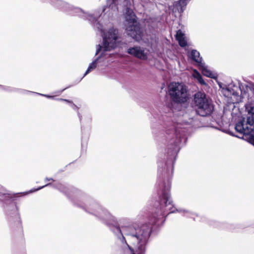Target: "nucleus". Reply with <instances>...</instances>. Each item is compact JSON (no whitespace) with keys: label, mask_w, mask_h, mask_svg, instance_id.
I'll use <instances>...</instances> for the list:
<instances>
[{"label":"nucleus","mask_w":254,"mask_h":254,"mask_svg":"<svg viewBox=\"0 0 254 254\" xmlns=\"http://www.w3.org/2000/svg\"><path fill=\"white\" fill-rule=\"evenodd\" d=\"M192 75L194 78L197 79V80L200 84H201L202 85H206V83L204 81V80L202 79L201 75L196 70L194 69L193 70Z\"/></svg>","instance_id":"17"},{"label":"nucleus","mask_w":254,"mask_h":254,"mask_svg":"<svg viewBox=\"0 0 254 254\" xmlns=\"http://www.w3.org/2000/svg\"><path fill=\"white\" fill-rule=\"evenodd\" d=\"M199 69L201 70L202 74L206 76L215 78L216 77V75L215 73L209 70L204 63H200L198 65Z\"/></svg>","instance_id":"10"},{"label":"nucleus","mask_w":254,"mask_h":254,"mask_svg":"<svg viewBox=\"0 0 254 254\" xmlns=\"http://www.w3.org/2000/svg\"><path fill=\"white\" fill-rule=\"evenodd\" d=\"M231 102H233V99H232V101H230Z\"/></svg>","instance_id":"23"},{"label":"nucleus","mask_w":254,"mask_h":254,"mask_svg":"<svg viewBox=\"0 0 254 254\" xmlns=\"http://www.w3.org/2000/svg\"><path fill=\"white\" fill-rule=\"evenodd\" d=\"M77 10L79 13V15L80 16L86 18L88 20L93 23L94 27H96L99 29H100V30L101 31H102V29L101 28V26L100 24H99L98 22H97V20L95 19V18L93 17L92 15L87 14L80 9H77Z\"/></svg>","instance_id":"9"},{"label":"nucleus","mask_w":254,"mask_h":254,"mask_svg":"<svg viewBox=\"0 0 254 254\" xmlns=\"http://www.w3.org/2000/svg\"><path fill=\"white\" fill-rule=\"evenodd\" d=\"M194 105L196 113L202 117L209 116L214 106L211 99L204 92H198L194 95Z\"/></svg>","instance_id":"4"},{"label":"nucleus","mask_w":254,"mask_h":254,"mask_svg":"<svg viewBox=\"0 0 254 254\" xmlns=\"http://www.w3.org/2000/svg\"><path fill=\"white\" fill-rule=\"evenodd\" d=\"M245 120L242 117H238V123L236 124L235 127H243L244 125Z\"/></svg>","instance_id":"19"},{"label":"nucleus","mask_w":254,"mask_h":254,"mask_svg":"<svg viewBox=\"0 0 254 254\" xmlns=\"http://www.w3.org/2000/svg\"><path fill=\"white\" fill-rule=\"evenodd\" d=\"M18 193H10L8 192H0V202L10 221L14 220L17 225H21L18 208L15 202V198Z\"/></svg>","instance_id":"1"},{"label":"nucleus","mask_w":254,"mask_h":254,"mask_svg":"<svg viewBox=\"0 0 254 254\" xmlns=\"http://www.w3.org/2000/svg\"><path fill=\"white\" fill-rule=\"evenodd\" d=\"M52 186V187H53L54 188L60 190V191H64V190H63L64 186L62 184H61V183H54V184L48 183V184H46L45 185L43 186L40 187H39L38 188H37L36 189L31 190L30 191V192H33L39 190L46 187H48V186Z\"/></svg>","instance_id":"12"},{"label":"nucleus","mask_w":254,"mask_h":254,"mask_svg":"<svg viewBox=\"0 0 254 254\" xmlns=\"http://www.w3.org/2000/svg\"><path fill=\"white\" fill-rule=\"evenodd\" d=\"M124 28L132 38L136 41L141 39L142 33L136 16L132 10L127 8L124 14Z\"/></svg>","instance_id":"3"},{"label":"nucleus","mask_w":254,"mask_h":254,"mask_svg":"<svg viewBox=\"0 0 254 254\" xmlns=\"http://www.w3.org/2000/svg\"><path fill=\"white\" fill-rule=\"evenodd\" d=\"M102 37V46L97 45L96 52V55L101 52V56L104 55L105 52L111 51L117 47L119 42L118 30L113 27H111L104 32Z\"/></svg>","instance_id":"2"},{"label":"nucleus","mask_w":254,"mask_h":254,"mask_svg":"<svg viewBox=\"0 0 254 254\" xmlns=\"http://www.w3.org/2000/svg\"><path fill=\"white\" fill-rule=\"evenodd\" d=\"M176 38L181 47H185L187 45V41L185 35L180 30L177 32Z\"/></svg>","instance_id":"11"},{"label":"nucleus","mask_w":254,"mask_h":254,"mask_svg":"<svg viewBox=\"0 0 254 254\" xmlns=\"http://www.w3.org/2000/svg\"><path fill=\"white\" fill-rule=\"evenodd\" d=\"M191 58L197 63L198 65H200L202 63V58L200 57V54L196 50H192L190 54Z\"/></svg>","instance_id":"15"},{"label":"nucleus","mask_w":254,"mask_h":254,"mask_svg":"<svg viewBox=\"0 0 254 254\" xmlns=\"http://www.w3.org/2000/svg\"><path fill=\"white\" fill-rule=\"evenodd\" d=\"M127 53L142 60H146L150 54V51L145 48L135 46L127 50Z\"/></svg>","instance_id":"7"},{"label":"nucleus","mask_w":254,"mask_h":254,"mask_svg":"<svg viewBox=\"0 0 254 254\" xmlns=\"http://www.w3.org/2000/svg\"><path fill=\"white\" fill-rule=\"evenodd\" d=\"M127 0H108V4L109 7L113 10H117V5L122 2L127 1Z\"/></svg>","instance_id":"14"},{"label":"nucleus","mask_w":254,"mask_h":254,"mask_svg":"<svg viewBox=\"0 0 254 254\" xmlns=\"http://www.w3.org/2000/svg\"><path fill=\"white\" fill-rule=\"evenodd\" d=\"M231 136L247 140L254 145V128H216Z\"/></svg>","instance_id":"6"},{"label":"nucleus","mask_w":254,"mask_h":254,"mask_svg":"<svg viewBox=\"0 0 254 254\" xmlns=\"http://www.w3.org/2000/svg\"><path fill=\"white\" fill-rule=\"evenodd\" d=\"M231 102H233V99H232V101H230Z\"/></svg>","instance_id":"24"},{"label":"nucleus","mask_w":254,"mask_h":254,"mask_svg":"<svg viewBox=\"0 0 254 254\" xmlns=\"http://www.w3.org/2000/svg\"><path fill=\"white\" fill-rule=\"evenodd\" d=\"M97 59L95 60L94 62H93L92 63L90 64L89 65L87 70L86 71L84 76L87 74L89 72H90L91 70L95 68L97 65Z\"/></svg>","instance_id":"18"},{"label":"nucleus","mask_w":254,"mask_h":254,"mask_svg":"<svg viewBox=\"0 0 254 254\" xmlns=\"http://www.w3.org/2000/svg\"><path fill=\"white\" fill-rule=\"evenodd\" d=\"M49 181H54V180L51 178H46L45 179V182Z\"/></svg>","instance_id":"20"},{"label":"nucleus","mask_w":254,"mask_h":254,"mask_svg":"<svg viewBox=\"0 0 254 254\" xmlns=\"http://www.w3.org/2000/svg\"><path fill=\"white\" fill-rule=\"evenodd\" d=\"M245 109L249 115L247 117V124L250 126H254V102L246 104Z\"/></svg>","instance_id":"8"},{"label":"nucleus","mask_w":254,"mask_h":254,"mask_svg":"<svg viewBox=\"0 0 254 254\" xmlns=\"http://www.w3.org/2000/svg\"><path fill=\"white\" fill-rule=\"evenodd\" d=\"M190 0H180L179 2L175 4V6L179 12H182L184 10L185 7L187 4L188 2Z\"/></svg>","instance_id":"16"},{"label":"nucleus","mask_w":254,"mask_h":254,"mask_svg":"<svg viewBox=\"0 0 254 254\" xmlns=\"http://www.w3.org/2000/svg\"><path fill=\"white\" fill-rule=\"evenodd\" d=\"M168 94L172 101L176 103H185L189 99L188 87L183 82H171L168 86Z\"/></svg>","instance_id":"5"},{"label":"nucleus","mask_w":254,"mask_h":254,"mask_svg":"<svg viewBox=\"0 0 254 254\" xmlns=\"http://www.w3.org/2000/svg\"><path fill=\"white\" fill-rule=\"evenodd\" d=\"M73 108H74V109H75V108H77V107H76V106L75 105H73Z\"/></svg>","instance_id":"22"},{"label":"nucleus","mask_w":254,"mask_h":254,"mask_svg":"<svg viewBox=\"0 0 254 254\" xmlns=\"http://www.w3.org/2000/svg\"><path fill=\"white\" fill-rule=\"evenodd\" d=\"M43 96H46L48 98H51L52 97L51 96H48V95H43Z\"/></svg>","instance_id":"21"},{"label":"nucleus","mask_w":254,"mask_h":254,"mask_svg":"<svg viewBox=\"0 0 254 254\" xmlns=\"http://www.w3.org/2000/svg\"><path fill=\"white\" fill-rule=\"evenodd\" d=\"M221 92L224 96L231 99L232 98V97H235L238 95V94L236 92L229 87L223 88Z\"/></svg>","instance_id":"13"}]
</instances>
